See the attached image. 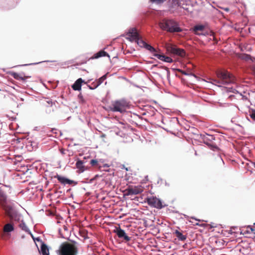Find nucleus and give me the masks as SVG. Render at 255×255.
I'll use <instances>...</instances> for the list:
<instances>
[{"label":"nucleus","instance_id":"1","mask_svg":"<svg viewBox=\"0 0 255 255\" xmlns=\"http://www.w3.org/2000/svg\"><path fill=\"white\" fill-rule=\"evenodd\" d=\"M193 225L191 228L192 229V233H195L196 235L199 234L208 235L209 232H213L215 231V228L218 227V225L221 226V231H218L217 232L221 233L224 236L229 237L231 235V232L229 230H230V227L224 228L222 224H192Z\"/></svg>","mask_w":255,"mask_h":255},{"label":"nucleus","instance_id":"2","mask_svg":"<svg viewBox=\"0 0 255 255\" xmlns=\"http://www.w3.org/2000/svg\"><path fill=\"white\" fill-rule=\"evenodd\" d=\"M127 35L128 36L127 38L129 39L130 41H135L140 47H144L153 53V54L156 52V49L154 47L146 43L142 39L135 28L129 29Z\"/></svg>","mask_w":255,"mask_h":255},{"label":"nucleus","instance_id":"3","mask_svg":"<svg viewBox=\"0 0 255 255\" xmlns=\"http://www.w3.org/2000/svg\"><path fill=\"white\" fill-rule=\"evenodd\" d=\"M68 240L72 243V245H70L67 242L62 243L59 249L56 251L58 255H77L78 249L77 245H78V243L69 238Z\"/></svg>","mask_w":255,"mask_h":255},{"label":"nucleus","instance_id":"4","mask_svg":"<svg viewBox=\"0 0 255 255\" xmlns=\"http://www.w3.org/2000/svg\"><path fill=\"white\" fill-rule=\"evenodd\" d=\"M216 75L219 79L213 80V83L216 85H218L219 86H221L220 84H228L234 83L235 81V77L227 71H218Z\"/></svg>","mask_w":255,"mask_h":255},{"label":"nucleus","instance_id":"5","mask_svg":"<svg viewBox=\"0 0 255 255\" xmlns=\"http://www.w3.org/2000/svg\"><path fill=\"white\" fill-rule=\"evenodd\" d=\"M159 25L162 30L171 33L180 32L182 31L178 23L173 19H164L159 22Z\"/></svg>","mask_w":255,"mask_h":255},{"label":"nucleus","instance_id":"6","mask_svg":"<svg viewBox=\"0 0 255 255\" xmlns=\"http://www.w3.org/2000/svg\"><path fill=\"white\" fill-rule=\"evenodd\" d=\"M154 224H143L141 226H138L139 224H138L137 225L132 226V224H128L126 227L128 228L130 227L131 228L130 230L133 233V235L139 236L141 234L145 235L146 232L144 233V232L146 230V228L148 227H154Z\"/></svg>","mask_w":255,"mask_h":255},{"label":"nucleus","instance_id":"7","mask_svg":"<svg viewBox=\"0 0 255 255\" xmlns=\"http://www.w3.org/2000/svg\"><path fill=\"white\" fill-rule=\"evenodd\" d=\"M146 202L149 206L158 209H161L168 206L164 202L155 196H151L146 198Z\"/></svg>","mask_w":255,"mask_h":255},{"label":"nucleus","instance_id":"8","mask_svg":"<svg viewBox=\"0 0 255 255\" xmlns=\"http://www.w3.org/2000/svg\"><path fill=\"white\" fill-rule=\"evenodd\" d=\"M118 227H115L113 232L118 237L125 243H128L131 241V237H129L125 231L121 229L120 224H117Z\"/></svg>","mask_w":255,"mask_h":255},{"label":"nucleus","instance_id":"9","mask_svg":"<svg viewBox=\"0 0 255 255\" xmlns=\"http://www.w3.org/2000/svg\"><path fill=\"white\" fill-rule=\"evenodd\" d=\"M128 104L125 100H119L115 102L112 104L111 109L113 112H119L123 113L126 110Z\"/></svg>","mask_w":255,"mask_h":255},{"label":"nucleus","instance_id":"10","mask_svg":"<svg viewBox=\"0 0 255 255\" xmlns=\"http://www.w3.org/2000/svg\"><path fill=\"white\" fill-rule=\"evenodd\" d=\"M166 50L172 54L183 57L185 55V51L182 49L177 48L175 46L170 44H166L165 45Z\"/></svg>","mask_w":255,"mask_h":255},{"label":"nucleus","instance_id":"11","mask_svg":"<svg viewBox=\"0 0 255 255\" xmlns=\"http://www.w3.org/2000/svg\"><path fill=\"white\" fill-rule=\"evenodd\" d=\"M212 164L215 168L221 169L223 167L224 162L221 156L219 154H217L214 156L212 160Z\"/></svg>","mask_w":255,"mask_h":255},{"label":"nucleus","instance_id":"12","mask_svg":"<svg viewBox=\"0 0 255 255\" xmlns=\"http://www.w3.org/2000/svg\"><path fill=\"white\" fill-rule=\"evenodd\" d=\"M144 188L141 186H129L126 190L127 192V195H137L141 193L143 191Z\"/></svg>","mask_w":255,"mask_h":255},{"label":"nucleus","instance_id":"13","mask_svg":"<svg viewBox=\"0 0 255 255\" xmlns=\"http://www.w3.org/2000/svg\"><path fill=\"white\" fill-rule=\"evenodd\" d=\"M251 225L245 226V230H244V235L245 237L252 238H255V227Z\"/></svg>","mask_w":255,"mask_h":255},{"label":"nucleus","instance_id":"14","mask_svg":"<svg viewBox=\"0 0 255 255\" xmlns=\"http://www.w3.org/2000/svg\"><path fill=\"white\" fill-rule=\"evenodd\" d=\"M244 230H245V226L244 227L231 226L229 231L231 232L232 235H234L235 237H238L239 235H244Z\"/></svg>","mask_w":255,"mask_h":255},{"label":"nucleus","instance_id":"15","mask_svg":"<svg viewBox=\"0 0 255 255\" xmlns=\"http://www.w3.org/2000/svg\"><path fill=\"white\" fill-rule=\"evenodd\" d=\"M183 231L181 230L179 227H176V229H173L172 233L175 235L178 241L184 242L187 239V234H184Z\"/></svg>","mask_w":255,"mask_h":255},{"label":"nucleus","instance_id":"16","mask_svg":"<svg viewBox=\"0 0 255 255\" xmlns=\"http://www.w3.org/2000/svg\"><path fill=\"white\" fill-rule=\"evenodd\" d=\"M85 163V161L77 159L76 163V167L78 169L77 172L78 173H82L87 169V168L84 165Z\"/></svg>","mask_w":255,"mask_h":255},{"label":"nucleus","instance_id":"17","mask_svg":"<svg viewBox=\"0 0 255 255\" xmlns=\"http://www.w3.org/2000/svg\"><path fill=\"white\" fill-rule=\"evenodd\" d=\"M13 224H5L3 228V232L7 238L11 237V233L14 230Z\"/></svg>","mask_w":255,"mask_h":255},{"label":"nucleus","instance_id":"18","mask_svg":"<svg viewBox=\"0 0 255 255\" xmlns=\"http://www.w3.org/2000/svg\"><path fill=\"white\" fill-rule=\"evenodd\" d=\"M11 75L16 80L22 81L23 82L26 81V80L31 77L30 76H25L23 74H20L15 72H12Z\"/></svg>","mask_w":255,"mask_h":255},{"label":"nucleus","instance_id":"19","mask_svg":"<svg viewBox=\"0 0 255 255\" xmlns=\"http://www.w3.org/2000/svg\"><path fill=\"white\" fill-rule=\"evenodd\" d=\"M38 250L40 255H49V247L45 243H42V245H40V250Z\"/></svg>","mask_w":255,"mask_h":255},{"label":"nucleus","instance_id":"20","mask_svg":"<svg viewBox=\"0 0 255 255\" xmlns=\"http://www.w3.org/2000/svg\"><path fill=\"white\" fill-rule=\"evenodd\" d=\"M63 230L64 239H68L71 233V229L69 226V224H64L63 226Z\"/></svg>","mask_w":255,"mask_h":255},{"label":"nucleus","instance_id":"21","mask_svg":"<svg viewBox=\"0 0 255 255\" xmlns=\"http://www.w3.org/2000/svg\"><path fill=\"white\" fill-rule=\"evenodd\" d=\"M54 178H57L59 182L64 184H71L73 183V181L70 180L64 177L61 176L59 175H56L54 176Z\"/></svg>","mask_w":255,"mask_h":255},{"label":"nucleus","instance_id":"22","mask_svg":"<svg viewBox=\"0 0 255 255\" xmlns=\"http://www.w3.org/2000/svg\"><path fill=\"white\" fill-rule=\"evenodd\" d=\"M83 82L81 78L77 79L74 84L72 86V88L74 90L79 91L81 89L82 83Z\"/></svg>","mask_w":255,"mask_h":255},{"label":"nucleus","instance_id":"23","mask_svg":"<svg viewBox=\"0 0 255 255\" xmlns=\"http://www.w3.org/2000/svg\"><path fill=\"white\" fill-rule=\"evenodd\" d=\"M104 56H108L109 57V55L108 53L105 52L104 50H101L99 51L98 52L95 53L94 54L93 56H92L90 59H98L101 57H104Z\"/></svg>","mask_w":255,"mask_h":255},{"label":"nucleus","instance_id":"24","mask_svg":"<svg viewBox=\"0 0 255 255\" xmlns=\"http://www.w3.org/2000/svg\"><path fill=\"white\" fill-rule=\"evenodd\" d=\"M205 29V26L203 25H197L194 27L193 30L197 35H200L199 31H202Z\"/></svg>","mask_w":255,"mask_h":255},{"label":"nucleus","instance_id":"25","mask_svg":"<svg viewBox=\"0 0 255 255\" xmlns=\"http://www.w3.org/2000/svg\"><path fill=\"white\" fill-rule=\"evenodd\" d=\"M171 6L172 7H183L181 5V2H180L179 0H172Z\"/></svg>","mask_w":255,"mask_h":255},{"label":"nucleus","instance_id":"26","mask_svg":"<svg viewBox=\"0 0 255 255\" xmlns=\"http://www.w3.org/2000/svg\"><path fill=\"white\" fill-rule=\"evenodd\" d=\"M154 56L156 57L158 59H160V60L164 61V59H165V55L163 54H160L157 53L156 52H155L153 55Z\"/></svg>","mask_w":255,"mask_h":255},{"label":"nucleus","instance_id":"27","mask_svg":"<svg viewBox=\"0 0 255 255\" xmlns=\"http://www.w3.org/2000/svg\"><path fill=\"white\" fill-rule=\"evenodd\" d=\"M33 241L34 242V243H35V245L36 246V247L37 248V249H38V245H37V244L36 243V242H39L40 243V245H42V243H44L42 240L40 238V237H35V238H33Z\"/></svg>","mask_w":255,"mask_h":255},{"label":"nucleus","instance_id":"28","mask_svg":"<svg viewBox=\"0 0 255 255\" xmlns=\"http://www.w3.org/2000/svg\"><path fill=\"white\" fill-rule=\"evenodd\" d=\"M20 228L26 233L30 230L26 224H19Z\"/></svg>","mask_w":255,"mask_h":255},{"label":"nucleus","instance_id":"29","mask_svg":"<svg viewBox=\"0 0 255 255\" xmlns=\"http://www.w3.org/2000/svg\"><path fill=\"white\" fill-rule=\"evenodd\" d=\"M106 78H107V76H106V75H105L102 76L99 79L97 80L96 81H97V83H98V85L100 86Z\"/></svg>","mask_w":255,"mask_h":255},{"label":"nucleus","instance_id":"30","mask_svg":"<svg viewBox=\"0 0 255 255\" xmlns=\"http://www.w3.org/2000/svg\"><path fill=\"white\" fill-rule=\"evenodd\" d=\"M249 115L251 118L254 121H255V110H251L249 111Z\"/></svg>","mask_w":255,"mask_h":255},{"label":"nucleus","instance_id":"31","mask_svg":"<svg viewBox=\"0 0 255 255\" xmlns=\"http://www.w3.org/2000/svg\"><path fill=\"white\" fill-rule=\"evenodd\" d=\"M208 136L209 137V138H208V137H205L204 138H203V140H204V142L205 143H206V144H209V143H208V139L209 140H212V139H214V137L212 135H208Z\"/></svg>","mask_w":255,"mask_h":255},{"label":"nucleus","instance_id":"32","mask_svg":"<svg viewBox=\"0 0 255 255\" xmlns=\"http://www.w3.org/2000/svg\"><path fill=\"white\" fill-rule=\"evenodd\" d=\"M63 230V229L60 228L58 229L59 237L64 239V233Z\"/></svg>","mask_w":255,"mask_h":255},{"label":"nucleus","instance_id":"33","mask_svg":"<svg viewBox=\"0 0 255 255\" xmlns=\"http://www.w3.org/2000/svg\"><path fill=\"white\" fill-rule=\"evenodd\" d=\"M215 243L217 244H218L219 246H223L225 244V242L224 241H223V240H216V241H215Z\"/></svg>","mask_w":255,"mask_h":255},{"label":"nucleus","instance_id":"34","mask_svg":"<svg viewBox=\"0 0 255 255\" xmlns=\"http://www.w3.org/2000/svg\"><path fill=\"white\" fill-rule=\"evenodd\" d=\"M92 84V88H91V90L95 89L97 88L99 85H98V83H97V81H95L93 82Z\"/></svg>","mask_w":255,"mask_h":255},{"label":"nucleus","instance_id":"35","mask_svg":"<svg viewBox=\"0 0 255 255\" xmlns=\"http://www.w3.org/2000/svg\"><path fill=\"white\" fill-rule=\"evenodd\" d=\"M98 161L96 159H92L90 161V164L92 166H96L98 165Z\"/></svg>","mask_w":255,"mask_h":255},{"label":"nucleus","instance_id":"36","mask_svg":"<svg viewBox=\"0 0 255 255\" xmlns=\"http://www.w3.org/2000/svg\"><path fill=\"white\" fill-rule=\"evenodd\" d=\"M164 61L168 63H171L172 62L173 60L171 58L165 56V59H164Z\"/></svg>","mask_w":255,"mask_h":255},{"label":"nucleus","instance_id":"37","mask_svg":"<svg viewBox=\"0 0 255 255\" xmlns=\"http://www.w3.org/2000/svg\"><path fill=\"white\" fill-rule=\"evenodd\" d=\"M78 98L80 100V103H85V100L84 99L83 97V96L80 94L79 95H78Z\"/></svg>","mask_w":255,"mask_h":255},{"label":"nucleus","instance_id":"38","mask_svg":"<svg viewBox=\"0 0 255 255\" xmlns=\"http://www.w3.org/2000/svg\"><path fill=\"white\" fill-rule=\"evenodd\" d=\"M250 247H249L247 249H245V248H243V254L244 255H248L249 254V251Z\"/></svg>","mask_w":255,"mask_h":255},{"label":"nucleus","instance_id":"39","mask_svg":"<svg viewBox=\"0 0 255 255\" xmlns=\"http://www.w3.org/2000/svg\"><path fill=\"white\" fill-rule=\"evenodd\" d=\"M166 0H151V1L152 2H156L157 3L163 2V1H165Z\"/></svg>","mask_w":255,"mask_h":255},{"label":"nucleus","instance_id":"40","mask_svg":"<svg viewBox=\"0 0 255 255\" xmlns=\"http://www.w3.org/2000/svg\"><path fill=\"white\" fill-rule=\"evenodd\" d=\"M252 70L254 75H255V64L252 65Z\"/></svg>","mask_w":255,"mask_h":255},{"label":"nucleus","instance_id":"41","mask_svg":"<svg viewBox=\"0 0 255 255\" xmlns=\"http://www.w3.org/2000/svg\"><path fill=\"white\" fill-rule=\"evenodd\" d=\"M60 152L62 154H65V150L64 149H63V148H61L60 149Z\"/></svg>","mask_w":255,"mask_h":255},{"label":"nucleus","instance_id":"42","mask_svg":"<svg viewBox=\"0 0 255 255\" xmlns=\"http://www.w3.org/2000/svg\"><path fill=\"white\" fill-rule=\"evenodd\" d=\"M250 56L249 55H245V59H250Z\"/></svg>","mask_w":255,"mask_h":255},{"label":"nucleus","instance_id":"43","mask_svg":"<svg viewBox=\"0 0 255 255\" xmlns=\"http://www.w3.org/2000/svg\"><path fill=\"white\" fill-rule=\"evenodd\" d=\"M27 234H28V235H29L30 236H31V235H33L32 233H31V232L30 231V230H29L27 233Z\"/></svg>","mask_w":255,"mask_h":255},{"label":"nucleus","instance_id":"44","mask_svg":"<svg viewBox=\"0 0 255 255\" xmlns=\"http://www.w3.org/2000/svg\"><path fill=\"white\" fill-rule=\"evenodd\" d=\"M27 234H28V235H29L30 236H31V235H33L32 233H31V232L30 231V230H29L27 233Z\"/></svg>","mask_w":255,"mask_h":255},{"label":"nucleus","instance_id":"45","mask_svg":"<svg viewBox=\"0 0 255 255\" xmlns=\"http://www.w3.org/2000/svg\"><path fill=\"white\" fill-rule=\"evenodd\" d=\"M27 234H28V235H29L30 236H31V235H33L32 233H31V232L30 231V230H29L27 233Z\"/></svg>","mask_w":255,"mask_h":255},{"label":"nucleus","instance_id":"46","mask_svg":"<svg viewBox=\"0 0 255 255\" xmlns=\"http://www.w3.org/2000/svg\"><path fill=\"white\" fill-rule=\"evenodd\" d=\"M155 232H156L157 233H159V230L157 228H155Z\"/></svg>","mask_w":255,"mask_h":255},{"label":"nucleus","instance_id":"47","mask_svg":"<svg viewBox=\"0 0 255 255\" xmlns=\"http://www.w3.org/2000/svg\"><path fill=\"white\" fill-rule=\"evenodd\" d=\"M0 239L3 238V235H2V233H0Z\"/></svg>","mask_w":255,"mask_h":255},{"label":"nucleus","instance_id":"48","mask_svg":"<svg viewBox=\"0 0 255 255\" xmlns=\"http://www.w3.org/2000/svg\"><path fill=\"white\" fill-rule=\"evenodd\" d=\"M88 158H89V156H88L87 157H84L83 158V160L85 161V160H86V159Z\"/></svg>","mask_w":255,"mask_h":255},{"label":"nucleus","instance_id":"49","mask_svg":"<svg viewBox=\"0 0 255 255\" xmlns=\"http://www.w3.org/2000/svg\"><path fill=\"white\" fill-rule=\"evenodd\" d=\"M103 167H109V165H108V164H105V165H104V166H103Z\"/></svg>","mask_w":255,"mask_h":255},{"label":"nucleus","instance_id":"50","mask_svg":"<svg viewBox=\"0 0 255 255\" xmlns=\"http://www.w3.org/2000/svg\"><path fill=\"white\" fill-rule=\"evenodd\" d=\"M21 238L22 239H24L25 238V235H23L21 236Z\"/></svg>","mask_w":255,"mask_h":255},{"label":"nucleus","instance_id":"51","mask_svg":"<svg viewBox=\"0 0 255 255\" xmlns=\"http://www.w3.org/2000/svg\"><path fill=\"white\" fill-rule=\"evenodd\" d=\"M30 236L31 237V238H32V239L33 240V238H35V237L33 236V235H31V236Z\"/></svg>","mask_w":255,"mask_h":255},{"label":"nucleus","instance_id":"52","mask_svg":"<svg viewBox=\"0 0 255 255\" xmlns=\"http://www.w3.org/2000/svg\"><path fill=\"white\" fill-rule=\"evenodd\" d=\"M89 87L90 89H91V88H92V84L91 85H89Z\"/></svg>","mask_w":255,"mask_h":255},{"label":"nucleus","instance_id":"53","mask_svg":"<svg viewBox=\"0 0 255 255\" xmlns=\"http://www.w3.org/2000/svg\"><path fill=\"white\" fill-rule=\"evenodd\" d=\"M106 171H109V169H107V168H106V169H104Z\"/></svg>","mask_w":255,"mask_h":255},{"label":"nucleus","instance_id":"54","mask_svg":"<svg viewBox=\"0 0 255 255\" xmlns=\"http://www.w3.org/2000/svg\"><path fill=\"white\" fill-rule=\"evenodd\" d=\"M106 171H109V169H107V168H106V169H104Z\"/></svg>","mask_w":255,"mask_h":255},{"label":"nucleus","instance_id":"55","mask_svg":"<svg viewBox=\"0 0 255 255\" xmlns=\"http://www.w3.org/2000/svg\"><path fill=\"white\" fill-rule=\"evenodd\" d=\"M105 136H106V135H105V134H103V135H102V137H105Z\"/></svg>","mask_w":255,"mask_h":255},{"label":"nucleus","instance_id":"56","mask_svg":"<svg viewBox=\"0 0 255 255\" xmlns=\"http://www.w3.org/2000/svg\"><path fill=\"white\" fill-rule=\"evenodd\" d=\"M57 223L59 224V223H60V222L59 221H57Z\"/></svg>","mask_w":255,"mask_h":255},{"label":"nucleus","instance_id":"57","mask_svg":"<svg viewBox=\"0 0 255 255\" xmlns=\"http://www.w3.org/2000/svg\"><path fill=\"white\" fill-rule=\"evenodd\" d=\"M94 225V224H90V226Z\"/></svg>","mask_w":255,"mask_h":255},{"label":"nucleus","instance_id":"58","mask_svg":"<svg viewBox=\"0 0 255 255\" xmlns=\"http://www.w3.org/2000/svg\"><path fill=\"white\" fill-rule=\"evenodd\" d=\"M183 74H186L185 72H183Z\"/></svg>","mask_w":255,"mask_h":255},{"label":"nucleus","instance_id":"59","mask_svg":"<svg viewBox=\"0 0 255 255\" xmlns=\"http://www.w3.org/2000/svg\"><path fill=\"white\" fill-rule=\"evenodd\" d=\"M169 225H173V224H169Z\"/></svg>","mask_w":255,"mask_h":255},{"label":"nucleus","instance_id":"60","mask_svg":"<svg viewBox=\"0 0 255 255\" xmlns=\"http://www.w3.org/2000/svg\"><path fill=\"white\" fill-rule=\"evenodd\" d=\"M158 225H162V224H158Z\"/></svg>","mask_w":255,"mask_h":255},{"label":"nucleus","instance_id":"61","mask_svg":"<svg viewBox=\"0 0 255 255\" xmlns=\"http://www.w3.org/2000/svg\"><path fill=\"white\" fill-rule=\"evenodd\" d=\"M78 225H80L81 224H79Z\"/></svg>","mask_w":255,"mask_h":255}]
</instances>
